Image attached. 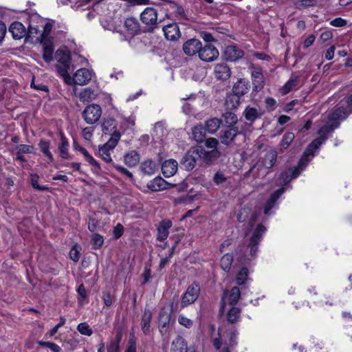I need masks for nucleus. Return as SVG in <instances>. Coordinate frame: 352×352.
<instances>
[{
  "instance_id": "nucleus-1",
  "label": "nucleus",
  "mask_w": 352,
  "mask_h": 352,
  "mask_svg": "<svg viewBox=\"0 0 352 352\" xmlns=\"http://www.w3.org/2000/svg\"><path fill=\"white\" fill-rule=\"evenodd\" d=\"M331 113L328 116V122L321 127L318 133L320 135L318 138L312 141L305 150L302 157L300 160L298 166L288 169L280 175V179L284 183L290 182L293 178L298 176L300 171L307 165V157L314 154V151L317 150L327 139V135L339 126L338 121L339 120H330Z\"/></svg>"
},
{
  "instance_id": "nucleus-2",
  "label": "nucleus",
  "mask_w": 352,
  "mask_h": 352,
  "mask_svg": "<svg viewBox=\"0 0 352 352\" xmlns=\"http://www.w3.org/2000/svg\"><path fill=\"white\" fill-rule=\"evenodd\" d=\"M115 122L113 119H107L102 126L103 133L111 135L109 140L98 148L100 157L107 163H113L111 152L117 146L121 137L120 133L116 129Z\"/></svg>"
},
{
  "instance_id": "nucleus-3",
  "label": "nucleus",
  "mask_w": 352,
  "mask_h": 352,
  "mask_svg": "<svg viewBox=\"0 0 352 352\" xmlns=\"http://www.w3.org/2000/svg\"><path fill=\"white\" fill-rule=\"evenodd\" d=\"M56 59L58 64L57 70L63 77L65 82H70L69 72L74 69V67L70 64V54L66 48L58 49L56 52Z\"/></svg>"
},
{
  "instance_id": "nucleus-4",
  "label": "nucleus",
  "mask_w": 352,
  "mask_h": 352,
  "mask_svg": "<svg viewBox=\"0 0 352 352\" xmlns=\"http://www.w3.org/2000/svg\"><path fill=\"white\" fill-rule=\"evenodd\" d=\"M219 144L218 140L214 138H210L206 140L205 146L208 148L207 150L201 146H197L196 147H199L204 155H202V161L207 164H211L214 160L220 156V153L217 149V146Z\"/></svg>"
},
{
  "instance_id": "nucleus-5",
  "label": "nucleus",
  "mask_w": 352,
  "mask_h": 352,
  "mask_svg": "<svg viewBox=\"0 0 352 352\" xmlns=\"http://www.w3.org/2000/svg\"><path fill=\"white\" fill-rule=\"evenodd\" d=\"M223 329H219V338H215L213 341L214 346L216 349H221L222 344L229 346L230 348L234 347L237 344V336L238 332L234 328H232L223 335H222Z\"/></svg>"
},
{
  "instance_id": "nucleus-6",
  "label": "nucleus",
  "mask_w": 352,
  "mask_h": 352,
  "mask_svg": "<svg viewBox=\"0 0 352 352\" xmlns=\"http://www.w3.org/2000/svg\"><path fill=\"white\" fill-rule=\"evenodd\" d=\"M202 150L199 147H193L188 151L182 161V166L187 170H192L197 164V160H202Z\"/></svg>"
},
{
  "instance_id": "nucleus-7",
  "label": "nucleus",
  "mask_w": 352,
  "mask_h": 352,
  "mask_svg": "<svg viewBox=\"0 0 352 352\" xmlns=\"http://www.w3.org/2000/svg\"><path fill=\"white\" fill-rule=\"evenodd\" d=\"M102 115L100 106L96 104H91L85 107L82 112V117L85 121L89 124L97 122Z\"/></svg>"
},
{
  "instance_id": "nucleus-8",
  "label": "nucleus",
  "mask_w": 352,
  "mask_h": 352,
  "mask_svg": "<svg viewBox=\"0 0 352 352\" xmlns=\"http://www.w3.org/2000/svg\"><path fill=\"white\" fill-rule=\"evenodd\" d=\"M199 292L200 289L198 285L195 283L190 285L182 296L180 305L181 309L192 304L197 299Z\"/></svg>"
},
{
  "instance_id": "nucleus-9",
  "label": "nucleus",
  "mask_w": 352,
  "mask_h": 352,
  "mask_svg": "<svg viewBox=\"0 0 352 352\" xmlns=\"http://www.w3.org/2000/svg\"><path fill=\"white\" fill-rule=\"evenodd\" d=\"M93 72L86 68L78 69L74 74V76H70V82H65L67 85L76 84L78 85H87L91 79Z\"/></svg>"
},
{
  "instance_id": "nucleus-10",
  "label": "nucleus",
  "mask_w": 352,
  "mask_h": 352,
  "mask_svg": "<svg viewBox=\"0 0 352 352\" xmlns=\"http://www.w3.org/2000/svg\"><path fill=\"white\" fill-rule=\"evenodd\" d=\"M265 231L266 228L262 224L258 225L256 229L254 230L248 245L250 248V254L252 256H254L256 253L257 252V245L261 241L262 236L265 232Z\"/></svg>"
},
{
  "instance_id": "nucleus-11",
  "label": "nucleus",
  "mask_w": 352,
  "mask_h": 352,
  "mask_svg": "<svg viewBox=\"0 0 352 352\" xmlns=\"http://www.w3.org/2000/svg\"><path fill=\"white\" fill-rule=\"evenodd\" d=\"M171 312L166 307H163L160 312L158 318V328L162 336L168 335V329L170 322Z\"/></svg>"
},
{
  "instance_id": "nucleus-12",
  "label": "nucleus",
  "mask_w": 352,
  "mask_h": 352,
  "mask_svg": "<svg viewBox=\"0 0 352 352\" xmlns=\"http://www.w3.org/2000/svg\"><path fill=\"white\" fill-rule=\"evenodd\" d=\"M140 20L144 25L153 29L157 23V10L153 8H146L140 14Z\"/></svg>"
},
{
  "instance_id": "nucleus-13",
  "label": "nucleus",
  "mask_w": 352,
  "mask_h": 352,
  "mask_svg": "<svg viewBox=\"0 0 352 352\" xmlns=\"http://www.w3.org/2000/svg\"><path fill=\"white\" fill-rule=\"evenodd\" d=\"M219 53L217 49L211 44H206V45H201V50H200L198 54L199 58L205 62H212L216 60L219 57Z\"/></svg>"
},
{
  "instance_id": "nucleus-14",
  "label": "nucleus",
  "mask_w": 352,
  "mask_h": 352,
  "mask_svg": "<svg viewBox=\"0 0 352 352\" xmlns=\"http://www.w3.org/2000/svg\"><path fill=\"white\" fill-rule=\"evenodd\" d=\"M202 43L197 38H190L183 44V51L187 56H192L199 54L201 50Z\"/></svg>"
},
{
  "instance_id": "nucleus-15",
  "label": "nucleus",
  "mask_w": 352,
  "mask_h": 352,
  "mask_svg": "<svg viewBox=\"0 0 352 352\" xmlns=\"http://www.w3.org/2000/svg\"><path fill=\"white\" fill-rule=\"evenodd\" d=\"M352 113V94L347 98L346 107H339L331 113L330 120H344Z\"/></svg>"
},
{
  "instance_id": "nucleus-16",
  "label": "nucleus",
  "mask_w": 352,
  "mask_h": 352,
  "mask_svg": "<svg viewBox=\"0 0 352 352\" xmlns=\"http://www.w3.org/2000/svg\"><path fill=\"white\" fill-rule=\"evenodd\" d=\"M214 74L217 80L225 81L230 78L231 70L226 63H217L214 67Z\"/></svg>"
},
{
  "instance_id": "nucleus-17",
  "label": "nucleus",
  "mask_w": 352,
  "mask_h": 352,
  "mask_svg": "<svg viewBox=\"0 0 352 352\" xmlns=\"http://www.w3.org/2000/svg\"><path fill=\"white\" fill-rule=\"evenodd\" d=\"M172 221L168 219L162 220L157 226V239L160 241H165L168 236L169 229L172 227Z\"/></svg>"
},
{
  "instance_id": "nucleus-18",
  "label": "nucleus",
  "mask_w": 352,
  "mask_h": 352,
  "mask_svg": "<svg viewBox=\"0 0 352 352\" xmlns=\"http://www.w3.org/2000/svg\"><path fill=\"white\" fill-rule=\"evenodd\" d=\"M244 55L243 51L235 45H228L225 48L224 56L228 60L235 62Z\"/></svg>"
},
{
  "instance_id": "nucleus-19",
  "label": "nucleus",
  "mask_w": 352,
  "mask_h": 352,
  "mask_svg": "<svg viewBox=\"0 0 352 352\" xmlns=\"http://www.w3.org/2000/svg\"><path fill=\"white\" fill-rule=\"evenodd\" d=\"M163 32L166 39L175 41L180 36V32L176 23H169L164 27Z\"/></svg>"
},
{
  "instance_id": "nucleus-20",
  "label": "nucleus",
  "mask_w": 352,
  "mask_h": 352,
  "mask_svg": "<svg viewBox=\"0 0 352 352\" xmlns=\"http://www.w3.org/2000/svg\"><path fill=\"white\" fill-rule=\"evenodd\" d=\"M237 219L239 222H245L249 220L252 223L256 221V214L252 212L250 207L245 206L240 209Z\"/></svg>"
},
{
  "instance_id": "nucleus-21",
  "label": "nucleus",
  "mask_w": 352,
  "mask_h": 352,
  "mask_svg": "<svg viewBox=\"0 0 352 352\" xmlns=\"http://www.w3.org/2000/svg\"><path fill=\"white\" fill-rule=\"evenodd\" d=\"M177 162L175 160H166L162 165V171L166 177L174 175L177 170Z\"/></svg>"
},
{
  "instance_id": "nucleus-22",
  "label": "nucleus",
  "mask_w": 352,
  "mask_h": 352,
  "mask_svg": "<svg viewBox=\"0 0 352 352\" xmlns=\"http://www.w3.org/2000/svg\"><path fill=\"white\" fill-rule=\"evenodd\" d=\"M241 296V292L239 287H233L230 290L224 292L223 301H228L230 305H235Z\"/></svg>"
},
{
  "instance_id": "nucleus-23",
  "label": "nucleus",
  "mask_w": 352,
  "mask_h": 352,
  "mask_svg": "<svg viewBox=\"0 0 352 352\" xmlns=\"http://www.w3.org/2000/svg\"><path fill=\"white\" fill-rule=\"evenodd\" d=\"M9 30L15 39H20L27 34L25 26L19 21L12 23L10 26Z\"/></svg>"
},
{
  "instance_id": "nucleus-24",
  "label": "nucleus",
  "mask_w": 352,
  "mask_h": 352,
  "mask_svg": "<svg viewBox=\"0 0 352 352\" xmlns=\"http://www.w3.org/2000/svg\"><path fill=\"white\" fill-rule=\"evenodd\" d=\"M253 84V90L258 91L263 89L265 85L264 78L260 69L253 70L251 73Z\"/></svg>"
},
{
  "instance_id": "nucleus-25",
  "label": "nucleus",
  "mask_w": 352,
  "mask_h": 352,
  "mask_svg": "<svg viewBox=\"0 0 352 352\" xmlns=\"http://www.w3.org/2000/svg\"><path fill=\"white\" fill-rule=\"evenodd\" d=\"M248 82L246 80L241 78L234 83L232 88V93L241 97L248 93Z\"/></svg>"
},
{
  "instance_id": "nucleus-26",
  "label": "nucleus",
  "mask_w": 352,
  "mask_h": 352,
  "mask_svg": "<svg viewBox=\"0 0 352 352\" xmlns=\"http://www.w3.org/2000/svg\"><path fill=\"white\" fill-rule=\"evenodd\" d=\"M239 133L236 128L232 127L226 130L220 136L221 142L226 145H230L234 138Z\"/></svg>"
},
{
  "instance_id": "nucleus-27",
  "label": "nucleus",
  "mask_w": 352,
  "mask_h": 352,
  "mask_svg": "<svg viewBox=\"0 0 352 352\" xmlns=\"http://www.w3.org/2000/svg\"><path fill=\"white\" fill-rule=\"evenodd\" d=\"M284 188H279L276 190L269 198L265 204L264 208V212L265 214H269L270 213L271 209L274 206L277 199L280 197V196L283 193Z\"/></svg>"
},
{
  "instance_id": "nucleus-28",
  "label": "nucleus",
  "mask_w": 352,
  "mask_h": 352,
  "mask_svg": "<svg viewBox=\"0 0 352 352\" xmlns=\"http://www.w3.org/2000/svg\"><path fill=\"white\" fill-rule=\"evenodd\" d=\"M187 343L185 340L181 337L177 336L173 340L171 344L170 352H187Z\"/></svg>"
},
{
  "instance_id": "nucleus-29",
  "label": "nucleus",
  "mask_w": 352,
  "mask_h": 352,
  "mask_svg": "<svg viewBox=\"0 0 352 352\" xmlns=\"http://www.w3.org/2000/svg\"><path fill=\"white\" fill-rule=\"evenodd\" d=\"M78 150L83 155L85 160L92 166V170L94 173H98L100 170L99 163L83 147L79 146Z\"/></svg>"
},
{
  "instance_id": "nucleus-30",
  "label": "nucleus",
  "mask_w": 352,
  "mask_h": 352,
  "mask_svg": "<svg viewBox=\"0 0 352 352\" xmlns=\"http://www.w3.org/2000/svg\"><path fill=\"white\" fill-rule=\"evenodd\" d=\"M152 318V313L149 309H145L141 320V328L144 334L150 332V323Z\"/></svg>"
},
{
  "instance_id": "nucleus-31",
  "label": "nucleus",
  "mask_w": 352,
  "mask_h": 352,
  "mask_svg": "<svg viewBox=\"0 0 352 352\" xmlns=\"http://www.w3.org/2000/svg\"><path fill=\"white\" fill-rule=\"evenodd\" d=\"M277 160V152L275 150H270L267 152L263 160V166L266 168H271L274 166Z\"/></svg>"
},
{
  "instance_id": "nucleus-32",
  "label": "nucleus",
  "mask_w": 352,
  "mask_h": 352,
  "mask_svg": "<svg viewBox=\"0 0 352 352\" xmlns=\"http://www.w3.org/2000/svg\"><path fill=\"white\" fill-rule=\"evenodd\" d=\"M167 129L163 122H157L155 124L153 136L159 140H162L167 135Z\"/></svg>"
},
{
  "instance_id": "nucleus-33",
  "label": "nucleus",
  "mask_w": 352,
  "mask_h": 352,
  "mask_svg": "<svg viewBox=\"0 0 352 352\" xmlns=\"http://www.w3.org/2000/svg\"><path fill=\"white\" fill-rule=\"evenodd\" d=\"M241 97L232 93L227 95L225 100V105L227 109H236L240 104Z\"/></svg>"
},
{
  "instance_id": "nucleus-34",
  "label": "nucleus",
  "mask_w": 352,
  "mask_h": 352,
  "mask_svg": "<svg viewBox=\"0 0 352 352\" xmlns=\"http://www.w3.org/2000/svg\"><path fill=\"white\" fill-rule=\"evenodd\" d=\"M124 160L128 166L133 167L139 163L140 155L136 151H131L124 155Z\"/></svg>"
},
{
  "instance_id": "nucleus-35",
  "label": "nucleus",
  "mask_w": 352,
  "mask_h": 352,
  "mask_svg": "<svg viewBox=\"0 0 352 352\" xmlns=\"http://www.w3.org/2000/svg\"><path fill=\"white\" fill-rule=\"evenodd\" d=\"M157 166L156 163L152 160H146L141 164L142 171L146 175H152L157 170Z\"/></svg>"
},
{
  "instance_id": "nucleus-36",
  "label": "nucleus",
  "mask_w": 352,
  "mask_h": 352,
  "mask_svg": "<svg viewBox=\"0 0 352 352\" xmlns=\"http://www.w3.org/2000/svg\"><path fill=\"white\" fill-rule=\"evenodd\" d=\"M221 121L216 118L209 119L206 122L205 129L210 133H214L220 127Z\"/></svg>"
},
{
  "instance_id": "nucleus-37",
  "label": "nucleus",
  "mask_w": 352,
  "mask_h": 352,
  "mask_svg": "<svg viewBox=\"0 0 352 352\" xmlns=\"http://www.w3.org/2000/svg\"><path fill=\"white\" fill-rule=\"evenodd\" d=\"M245 119L250 122H254L261 116V113L256 108L247 107L243 111Z\"/></svg>"
},
{
  "instance_id": "nucleus-38",
  "label": "nucleus",
  "mask_w": 352,
  "mask_h": 352,
  "mask_svg": "<svg viewBox=\"0 0 352 352\" xmlns=\"http://www.w3.org/2000/svg\"><path fill=\"white\" fill-rule=\"evenodd\" d=\"M206 129L201 125L195 126L192 129V135L193 139L197 142H202L206 135Z\"/></svg>"
},
{
  "instance_id": "nucleus-39",
  "label": "nucleus",
  "mask_w": 352,
  "mask_h": 352,
  "mask_svg": "<svg viewBox=\"0 0 352 352\" xmlns=\"http://www.w3.org/2000/svg\"><path fill=\"white\" fill-rule=\"evenodd\" d=\"M233 262V256L231 254L227 253L225 254L221 261H220V266L225 272L230 271L232 264Z\"/></svg>"
},
{
  "instance_id": "nucleus-40",
  "label": "nucleus",
  "mask_w": 352,
  "mask_h": 352,
  "mask_svg": "<svg viewBox=\"0 0 352 352\" xmlns=\"http://www.w3.org/2000/svg\"><path fill=\"white\" fill-rule=\"evenodd\" d=\"M124 26L131 33L138 31L140 25L138 20L133 17H129L124 21Z\"/></svg>"
},
{
  "instance_id": "nucleus-41",
  "label": "nucleus",
  "mask_w": 352,
  "mask_h": 352,
  "mask_svg": "<svg viewBox=\"0 0 352 352\" xmlns=\"http://www.w3.org/2000/svg\"><path fill=\"white\" fill-rule=\"evenodd\" d=\"M166 182L161 177H155L148 186L153 191H160L165 188Z\"/></svg>"
},
{
  "instance_id": "nucleus-42",
  "label": "nucleus",
  "mask_w": 352,
  "mask_h": 352,
  "mask_svg": "<svg viewBox=\"0 0 352 352\" xmlns=\"http://www.w3.org/2000/svg\"><path fill=\"white\" fill-rule=\"evenodd\" d=\"M78 97L82 102H89L95 99V94L91 88L87 87L79 93Z\"/></svg>"
},
{
  "instance_id": "nucleus-43",
  "label": "nucleus",
  "mask_w": 352,
  "mask_h": 352,
  "mask_svg": "<svg viewBox=\"0 0 352 352\" xmlns=\"http://www.w3.org/2000/svg\"><path fill=\"white\" fill-rule=\"evenodd\" d=\"M295 138L293 132H287L284 134L281 141L279 143V146L283 149L287 148Z\"/></svg>"
},
{
  "instance_id": "nucleus-44",
  "label": "nucleus",
  "mask_w": 352,
  "mask_h": 352,
  "mask_svg": "<svg viewBox=\"0 0 352 352\" xmlns=\"http://www.w3.org/2000/svg\"><path fill=\"white\" fill-rule=\"evenodd\" d=\"M50 142L47 140H41L39 142V148L43 153L47 157L50 162L53 160V155L50 151Z\"/></svg>"
},
{
  "instance_id": "nucleus-45",
  "label": "nucleus",
  "mask_w": 352,
  "mask_h": 352,
  "mask_svg": "<svg viewBox=\"0 0 352 352\" xmlns=\"http://www.w3.org/2000/svg\"><path fill=\"white\" fill-rule=\"evenodd\" d=\"M240 309L232 307L228 312V321L230 323H234L237 322L238 319L240 318Z\"/></svg>"
},
{
  "instance_id": "nucleus-46",
  "label": "nucleus",
  "mask_w": 352,
  "mask_h": 352,
  "mask_svg": "<svg viewBox=\"0 0 352 352\" xmlns=\"http://www.w3.org/2000/svg\"><path fill=\"white\" fill-rule=\"evenodd\" d=\"M248 270L246 267H242L237 273L236 276V283L239 285H243L248 279Z\"/></svg>"
},
{
  "instance_id": "nucleus-47",
  "label": "nucleus",
  "mask_w": 352,
  "mask_h": 352,
  "mask_svg": "<svg viewBox=\"0 0 352 352\" xmlns=\"http://www.w3.org/2000/svg\"><path fill=\"white\" fill-rule=\"evenodd\" d=\"M298 77H292L283 87L282 92L283 94H288L294 87L297 85Z\"/></svg>"
},
{
  "instance_id": "nucleus-48",
  "label": "nucleus",
  "mask_w": 352,
  "mask_h": 352,
  "mask_svg": "<svg viewBox=\"0 0 352 352\" xmlns=\"http://www.w3.org/2000/svg\"><path fill=\"white\" fill-rule=\"evenodd\" d=\"M54 48L51 44H45L43 50V58L46 62H50L53 59Z\"/></svg>"
},
{
  "instance_id": "nucleus-49",
  "label": "nucleus",
  "mask_w": 352,
  "mask_h": 352,
  "mask_svg": "<svg viewBox=\"0 0 352 352\" xmlns=\"http://www.w3.org/2000/svg\"><path fill=\"white\" fill-rule=\"evenodd\" d=\"M68 142L66 140L65 138L62 135L61 143L58 146V149L60 151V157L63 159H67L68 157Z\"/></svg>"
},
{
  "instance_id": "nucleus-50",
  "label": "nucleus",
  "mask_w": 352,
  "mask_h": 352,
  "mask_svg": "<svg viewBox=\"0 0 352 352\" xmlns=\"http://www.w3.org/2000/svg\"><path fill=\"white\" fill-rule=\"evenodd\" d=\"M77 330L78 332L86 336H91L93 333V331L90 326L87 322H81L77 326Z\"/></svg>"
},
{
  "instance_id": "nucleus-51",
  "label": "nucleus",
  "mask_w": 352,
  "mask_h": 352,
  "mask_svg": "<svg viewBox=\"0 0 352 352\" xmlns=\"http://www.w3.org/2000/svg\"><path fill=\"white\" fill-rule=\"evenodd\" d=\"M223 118L228 126L234 125L237 122L238 120L236 116L231 111H226L225 113H223Z\"/></svg>"
},
{
  "instance_id": "nucleus-52",
  "label": "nucleus",
  "mask_w": 352,
  "mask_h": 352,
  "mask_svg": "<svg viewBox=\"0 0 352 352\" xmlns=\"http://www.w3.org/2000/svg\"><path fill=\"white\" fill-rule=\"evenodd\" d=\"M28 34L30 37H36V40L41 38L43 36V33L38 26H34L30 25L28 27Z\"/></svg>"
},
{
  "instance_id": "nucleus-53",
  "label": "nucleus",
  "mask_w": 352,
  "mask_h": 352,
  "mask_svg": "<svg viewBox=\"0 0 352 352\" xmlns=\"http://www.w3.org/2000/svg\"><path fill=\"white\" fill-rule=\"evenodd\" d=\"M91 241L94 249H99L104 243L103 236L97 233L93 234Z\"/></svg>"
},
{
  "instance_id": "nucleus-54",
  "label": "nucleus",
  "mask_w": 352,
  "mask_h": 352,
  "mask_svg": "<svg viewBox=\"0 0 352 352\" xmlns=\"http://www.w3.org/2000/svg\"><path fill=\"white\" fill-rule=\"evenodd\" d=\"M38 176L37 175H31V183L34 189L38 190H48L49 188L47 186H40L38 183Z\"/></svg>"
},
{
  "instance_id": "nucleus-55",
  "label": "nucleus",
  "mask_w": 352,
  "mask_h": 352,
  "mask_svg": "<svg viewBox=\"0 0 352 352\" xmlns=\"http://www.w3.org/2000/svg\"><path fill=\"white\" fill-rule=\"evenodd\" d=\"M178 322L182 326L185 327L186 328H190L193 324V321L190 318H188L183 314H180L178 316Z\"/></svg>"
},
{
  "instance_id": "nucleus-56",
  "label": "nucleus",
  "mask_w": 352,
  "mask_h": 352,
  "mask_svg": "<svg viewBox=\"0 0 352 352\" xmlns=\"http://www.w3.org/2000/svg\"><path fill=\"white\" fill-rule=\"evenodd\" d=\"M39 344L47 346L53 352H60L61 348L56 344L50 342H39Z\"/></svg>"
},
{
  "instance_id": "nucleus-57",
  "label": "nucleus",
  "mask_w": 352,
  "mask_h": 352,
  "mask_svg": "<svg viewBox=\"0 0 352 352\" xmlns=\"http://www.w3.org/2000/svg\"><path fill=\"white\" fill-rule=\"evenodd\" d=\"M33 147L30 145L20 144L16 146V150L19 154L31 153L32 152Z\"/></svg>"
},
{
  "instance_id": "nucleus-58",
  "label": "nucleus",
  "mask_w": 352,
  "mask_h": 352,
  "mask_svg": "<svg viewBox=\"0 0 352 352\" xmlns=\"http://www.w3.org/2000/svg\"><path fill=\"white\" fill-rule=\"evenodd\" d=\"M125 352H136V341L133 336H130Z\"/></svg>"
},
{
  "instance_id": "nucleus-59",
  "label": "nucleus",
  "mask_w": 352,
  "mask_h": 352,
  "mask_svg": "<svg viewBox=\"0 0 352 352\" xmlns=\"http://www.w3.org/2000/svg\"><path fill=\"white\" fill-rule=\"evenodd\" d=\"M177 244V242H176L175 245L171 248V251H170L169 255L167 257L163 258L161 259L160 263V269L164 268L166 266V265L168 263V262L169 261L170 258L173 256V252H174V249L175 248Z\"/></svg>"
},
{
  "instance_id": "nucleus-60",
  "label": "nucleus",
  "mask_w": 352,
  "mask_h": 352,
  "mask_svg": "<svg viewBox=\"0 0 352 352\" xmlns=\"http://www.w3.org/2000/svg\"><path fill=\"white\" fill-rule=\"evenodd\" d=\"M69 256H70V258L76 262L79 260L80 258V252L77 248V247H73L70 252H69Z\"/></svg>"
},
{
  "instance_id": "nucleus-61",
  "label": "nucleus",
  "mask_w": 352,
  "mask_h": 352,
  "mask_svg": "<svg viewBox=\"0 0 352 352\" xmlns=\"http://www.w3.org/2000/svg\"><path fill=\"white\" fill-rule=\"evenodd\" d=\"M113 166L121 174L127 176L128 177H129V178H132L133 177L132 173L131 172H129L124 167H123L122 166H120V165H116V164H113Z\"/></svg>"
},
{
  "instance_id": "nucleus-62",
  "label": "nucleus",
  "mask_w": 352,
  "mask_h": 352,
  "mask_svg": "<svg viewBox=\"0 0 352 352\" xmlns=\"http://www.w3.org/2000/svg\"><path fill=\"white\" fill-rule=\"evenodd\" d=\"M123 232V226L120 223L117 224L116 226H115V228H113L114 237L116 239H119L122 235Z\"/></svg>"
},
{
  "instance_id": "nucleus-63",
  "label": "nucleus",
  "mask_w": 352,
  "mask_h": 352,
  "mask_svg": "<svg viewBox=\"0 0 352 352\" xmlns=\"http://www.w3.org/2000/svg\"><path fill=\"white\" fill-rule=\"evenodd\" d=\"M98 221L95 219H89L88 222V229L90 232H94L97 230Z\"/></svg>"
},
{
  "instance_id": "nucleus-64",
  "label": "nucleus",
  "mask_w": 352,
  "mask_h": 352,
  "mask_svg": "<svg viewBox=\"0 0 352 352\" xmlns=\"http://www.w3.org/2000/svg\"><path fill=\"white\" fill-rule=\"evenodd\" d=\"M82 133L86 140H90L93 135V130L90 127H86L82 129Z\"/></svg>"
}]
</instances>
